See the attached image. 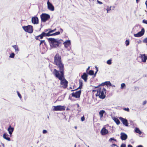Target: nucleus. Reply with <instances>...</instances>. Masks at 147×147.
I'll return each instance as SVG.
<instances>
[{
  "label": "nucleus",
  "mask_w": 147,
  "mask_h": 147,
  "mask_svg": "<svg viewBox=\"0 0 147 147\" xmlns=\"http://www.w3.org/2000/svg\"><path fill=\"white\" fill-rule=\"evenodd\" d=\"M53 73L56 78L60 80L61 87L64 89L66 88L68 86V82L65 78V71H59L56 69H54Z\"/></svg>",
  "instance_id": "f257e3e1"
},
{
  "label": "nucleus",
  "mask_w": 147,
  "mask_h": 147,
  "mask_svg": "<svg viewBox=\"0 0 147 147\" xmlns=\"http://www.w3.org/2000/svg\"><path fill=\"white\" fill-rule=\"evenodd\" d=\"M53 64L58 68L59 71H64V66L62 63L61 57L58 53H57L54 57Z\"/></svg>",
  "instance_id": "f03ea898"
},
{
  "label": "nucleus",
  "mask_w": 147,
  "mask_h": 147,
  "mask_svg": "<svg viewBox=\"0 0 147 147\" xmlns=\"http://www.w3.org/2000/svg\"><path fill=\"white\" fill-rule=\"evenodd\" d=\"M95 88H97L96 90H93L92 92H97L96 94V96L102 99H103L105 98L106 97V89L103 86H101L100 85L96 87H94Z\"/></svg>",
  "instance_id": "7ed1b4c3"
},
{
  "label": "nucleus",
  "mask_w": 147,
  "mask_h": 147,
  "mask_svg": "<svg viewBox=\"0 0 147 147\" xmlns=\"http://www.w3.org/2000/svg\"><path fill=\"white\" fill-rule=\"evenodd\" d=\"M50 45L52 48H55L58 47L63 41L61 39L58 40L53 38H49L48 39Z\"/></svg>",
  "instance_id": "20e7f679"
},
{
  "label": "nucleus",
  "mask_w": 147,
  "mask_h": 147,
  "mask_svg": "<svg viewBox=\"0 0 147 147\" xmlns=\"http://www.w3.org/2000/svg\"><path fill=\"white\" fill-rule=\"evenodd\" d=\"M22 28L25 32L29 33H32L33 32V27L31 25H28L26 26H23Z\"/></svg>",
  "instance_id": "39448f33"
},
{
  "label": "nucleus",
  "mask_w": 147,
  "mask_h": 147,
  "mask_svg": "<svg viewBox=\"0 0 147 147\" xmlns=\"http://www.w3.org/2000/svg\"><path fill=\"white\" fill-rule=\"evenodd\" d=\"M65 107L64 106L61 105H57V106H54L53 111H63L65 110Z\"/></svg>",
  "instance_id": "423d86ee"
},
{
  "label": "nucleus",
  "mask_w": 147,
  "mask_h": 147,
  "mask_svg": "<svg viewBox=\"0 0 147 147\" xmlns=\"http://www.w3.org/2000/svg\"><path fill=\"white\" fill-rule=\"evenodd\" d=\"M81 92V90H80L76 92L75 93L73 92L71 94L72 96L76 98H79L80 97Z\"/></svg>",
  "instance_id": "0eeeda50"
},
{
  "label": "nucleus",
  "mask_w": 147,
  "mask_h": 147,
  "mask_svg": "<svg viewBox=\"0 0 147 147\" xmlns=\"http://www.w3.org/2000/svg\"><path fill=\"white\" fill-rule=\"evenodd\" d=\"M145 30L144 28L142 29L141 30L136 34H134V36L136 37H140L143 36Z\"/></svg>",
  "instance_id": "6e6552de"
},
{
  "label": "nucleus",
  "mask_w": 147,
  "mask_h": 147,
  "mask_svg": "<svg viewBox=\"0 0 147 147\" xmlns=\"http://www.w3.org/2000/svg\"><path fill=\"white\" fill-rule=\"evenodd\" d=\"M44 36H47L46 35L45 32H42L40 34L37 36H35V38L36 40H40V39H42Z\"/></svg>",
  "instance_id": "1a4fd4ad"
},
{
  "label": "nucleus",
  "mask_w": 147,
  "mask_h": 147,
  "mask_svg": "<svg viewBox=\"0 0 147 147\" xmlns=\"http://www.w3.org/2000/svg\"><path fill=\"white\" fill-rule=\"evenodd\" d=\"M139 57L141 59L142 62H146L147 59V56L145 54L141 55Z\"/></svg>",
  "instance_id": "9d476101"
},
{
  "label": "nucleus",
  "mask_w": 147,
  "mask_h": 147,
  "mask_svg": "<svg viewBox=\"0 0 147 147\" xmlns=\"http://www.w3.org/2000/svg\"><path fill=\"white\" fill-rule=\"evenodd\" d=\"M119 119L124 125L126 126H128V123L127 119L121 117L119 118Z\"/></svg>",
  "instance_id": "9b49d317"
},
{
  "label": "nucleus",
  "mask_w": 147,
  "mask_h": 147,
  "mask_svg": "<svg viewBox=\"0 0 147 147\" xmlns=\"http://www.w3.org/2000/svg\"><path fill=\"white\" fill-rule=\"evenodd\" d=\"M47 4L48 5V9L49 10L51 11H53L54 10V7L53 5L49 2V0L47 1Z\"/></svg>",
  "instance_id": "f8f14e48"
},
{
  "label": "nucleus",
  "mask_w": 147,
  "mask_h": 147,
  "mask_svg": "<svg viewBox=\"0 0 147 147\" xmlns=\"http://www.w3.org/2000/svg\"><path fill=\"white\" fill-rule=\"evenodd\" d=\"M100 133L102 135H105L107 134L108 133V130L106 129L105 127H104L101 129Z\"/></svg>",
  "instance_id": "ddd939ff"
},
{
  "label": "nucleus",
  "mask_w": 147,
  "mask_h": 147,
  "mask_svg": "<svg viewBox=\"0 0 147 147\" xmlns=\"http://www.w3.org/2000/svg\"><path fill=\"white\" fill-rule=\"evenodd\" d=\"M121 138L122 140H125L127 138V136L125 133H121Z\"/></svg>",
  "instance_id": "4468645a"
},
{
  "label": "nucleus",
  "mask_w": 147,
  "mask_h": 147,
  "mask_svg": "<svg viewBox=\"0 0 147 147\" xmlns=\"http://www.w3.org/2000/svg\"><path fill=\"white\" fill-rule=\"evenodd\" d=\"M50 15L45 13H42L40 15V18H50Z\"/></svg>",
  "instance_id": "2eb2a0df"
},
{
  "label": "nucleus",
  "mask_w": 147,
  "mask_h": 147,
  "mask_svg": "<svg viewBox=\"0 0 147 147\" xmlns=\"http://www.w3.org/2000/svg\"><path fill=\"white\" fill-rule=\"evenodd\" d=\"M88 75L86 73H84L81 76V78L84 80L85 82H86L88 80Z\"/></svg>",
  "instance_id": "dca6fc26"
},
{
  "label": "nucleus",
  "mask_w": 147,
  "mask_h": 147,
  "mask_svg": "<svg viewBox=\"0 0 147 147\" xmlns=\"http://www.w3.org/2000/svg\"><path fill=\"white\" fill-rule=\"evenodd\" d=\"M79 87L76 89L71 90V91H73L74 90H75L78 89H81L82 88V86H83V82L80 79L79 80Z\"/></svg>",
  "instance_id": "f3484780"
},
{
  "label": "nucleus",
  "mask_w": 147,
  "mask_h": 147,
  "mask_svg": "<svg viewBox=\"0 0 147 147\" xmlns=\"http://www.w3.org/2000/svg\"><path fill=\"white\" fill-rule=\"evenodd\" d=\"M14 128L13 127H11V125L9 126L8 129L7 131L9 132V134L11 135L12 134V132L14 131Z\"/></svg>",
  "instance_id": "a211bd4d"
},
{
  "label": "nucleus",
  "mask_w": 147,
  "mask_h": 147,
  "mask_svg": "<svg viewBox=\"0 0 147 147\" xmlns=\"http://www.w3.org/2000/svg\"><path fill=\"white\" fill-rule=\"evenodd\" d=\"M65 47L67 48L70 44V40H67L63 43Z\"/></svg>",
  "instance_id": "6ab92c4d"
},
{
  "label": "nucleus",
  "mask_w": 147,
  "mask_h": 147,
  "mask_svg": "<svg viewBox=\"0 0 147 147\" xmlns=\"http://www.w3.org/2000/svg\"><path fill=\"white\" fill-rule=\"evenodd\" d=\"M56 30V29L55 28L53 30H51L50 29V31L49 32L47 33H46V36H53L54 35L52 34H51V33L52 32H55Z\"/></svg>",
  "instance_id": "aec40b11"
},
{
  "label": "nucleus",
  "mask_w": 147,
  "mask_h": 147,
  "mask_svg": "<svg viewBox=\"0 0 147 147\" xmlns=\"http://www.w3.org/2000/svg\"><path fill=\"white\" fill-rule=\"evenodd\" d=\"M56 30V29L55 28L53 30H51L50 29V31L49 32L47 33H46V36H53L54 35L52 34H51V33L52 32H55Z\"/></svg>",
  "instance_id": "412c9836"
},
{
  "label": "nucleus",
  "mask_w": 147,
  "mask_h": 147,
  "mask_svg": "<svg viewBox=\"0 0 147 147\" xmlns=\"http://www.w3.org/2000/svg\"><path fill=\"white\" fill-rule=\"evenodd\" d=\"M111 83L109 81H107L104 82L102 83L99 85L101 86H103L104 85L108 86L109 85L111 86Z\"/></svg>",
  "instance_id": "4be33fe9"
},
{
  "label": "nucleus",
  "mask_w": 147,
  "mask_h": 147,
  "mask_svg": "<svg viewBox=\"0 0 147 147\" xmlns=\"http://www.w3.org/2000/svg\"><path fill=\"white\" fill-rule=\"evenodd\" d=\"M8 135L6 133H5L3 134V138L5 139L6 140L8 141H10L11 140V139L9 138L8 137Z\"/></svg>",
  "instance_id": "5701e85b"
},
{
  "label": "nucleus",
  "mask_w": 147,
  "mask_h": 147,
  "mask_svg": "<svg viewBox=\"0 0 147 147\" xmlns=\"http://www.w3.org/2000/svg\"><path fill=\"white\" fill-rule=\"evenodd\" d=\"M105 111L104 110H102L99 112V114L100 118H102L103 115L105 113Z\"/></svg>",
  "instance_id": "b1692460"
},
{
  "label": "nucleus",
  "mask_w": 147,
  "mask_h": 147,
  "mask_svg": "<svg viewBox=\"0 0 147 147\" xmlns=\"http://www.w3.org/2000/svg\"><path fill=\"white\" fill-rule=\"evenodd\" d=\"M32 22L34 24H38V19H32Z\"/></svg>",
  "instance_id": "393cba45"
},
{
  "label": "nucleus",
  "mask_w": 147,
  "mask_h": 147,
  "mask_svg": "<svg viewBox=\"0 0 147 147\" xmlns=\"http://www.w3.org/2000/svg\"><path fill=\"white\" fill-rule=\"evenodd\" d=\"M12 47L15 49V52L17 53L19 51V49L18 46L16 45H14L12 46Z\"/></svg>",
  "instance_id": "a878e982"
},
{
  "label": "nucleus",
  "mask_w": 147,
  "mask_h": 147,
  "mask_svg": "<svg viewBox=\"0 0 147 147\" xmlns=\"http://www.w3.org/2000/svg\"><path fill=\"white\" fill-rule=\"evenodd\" d=\"M136 132L139 134H141L142 133V132L138 128H136L135 129Z\"/></svg>",
  "instance_id": "bb28decb"
},
{
  "label": "nucleus",
  "mask_w": 147,
  "mask_h": 147,
  "mask_svg": "<svg viewBox=\"0 0 147 147\" xmlns=\"http://www.w3.org/2000/svg\"><path fill=\"white\" fill-rule=\"evenodd\" d=\"M114 120L117 125H118L120 123V121L117 118H114Z\"/></svg>",
  "instance_id": "cd10ccee"
},
{
  "label": "nucleus",
  "mask_w": 147,
  "mask_h": 147,
  "mask_svg": "<svg viewBox=\"0 0 147 147\" xmlns=\"http://www.w3.org/2000/svg\"><path fill=\"white\" fill-rule=\"evenodd\" d=\"M88 74L90 75H93L94 74V71L92 70H90L88 73Z\"/></svg>",
  "instance_id": "c85d7f7f"
},
{
  "label": "nucleus",
  "mask_w": 147,
  "mask_h": 147,
  "mask_svg": "<svg viewBox=\"0 0 147 147\" xmlns=\"http://www.w3.org/2000/svg\"><path fill=\"white\" fill-rule=\"evenodd\" d=\"M15 56V54L14 53H11L9 57L11 58H14Z\"/></svg>",
  "instance_id": "c756f323"
},
{
  "label": "nucleus",
  "mask_w": 147,
  "mask_h": 147,
  "mask_svg": "<svg viewBox=\"0 0 147 147\" xmlns=\"http://www.w3.org/2000/svg\"><path fill=\"white\" fill-rule=\"evenodd\" d=\"M143 43H145L147 46V37L145 38L143 40Z\"/></svg>",
  "instance_id": "7c9ffc66"
},
{
  "label": "nucleus",
  "mask_w": 147,
  "mask_h": 147,
  "mask_svg": "<svg viewBox=\"0 0 147 147\" xmlns=\"http://www.w3.org/2000/svg\"><path fill=\"white\" fill-rule=\"evenodd\" d=\"M39 41H40V45H41V44H42V43H44L45 45H46V43L45 42V40H40Z\"/></svg>",
  "instance_id": "2f4dec72"
},
{
  "label": "nucleus",
  "mask_w": 147,
  "mask_h": 147,
  "mask_svg": "<svg viewBox=\"0 0 147 147\" xmlns=\"http://www.w3.org/2000/svg\"><path fill=\"white\" fill-rule=\"evenodd\" d=\"M112 140H113L115 141L116 142H117V140L115 139L114 138H110L109 140V142H111Z\"/></svg>",
  "instance_id": "473e14b6"
},
{
  "label": "nucleus",
  "mask_w": 147,
  "mask_h": 147,
  "mask_svg": "<svg viewBox=\"0 0 147 147\" xmlns=\"http://www.w3.org/2000/svg\"><path fill=\"white\" fill-rule=\"evenodd\" d=\"M125 84L123 83L121 84V89H123L124 87H125Z\"/></svg>",
  "instance_id": "72a5a7b5"
},
{
  "label": "nucleus",
  "mask_w": 147,
  "mask_h": 147,
  "mask_svg": "<svg viewBox=\"0 0 147 147\" xmlns=\"http://www.w3.org/2000/svg\"><path fill=\"white\" fill-rule=\"evenodd\" d=\"M107 63L109 65H111V60L109 59L107 61Z\"/></svg>",
  "instance_id": "f704fd0d"
},
{
  "label": "nucleus",
  "mask_w": 147,
  "mask_h": 147,
  "mask_svg": "<svg viewBox=\"0 0 147 147\" xmlns=\"http://www.w3.org/2000/svg\"><path fill=\"white\" fill-rule=\"evenodd\" d=\"M125 44L127 46L129 45V40H126L125 41Z\"/></svg>",
  "instance_id": "c9c22d12"
},
{
  "label": "nucleus",
  "mask_w": 147,
  "mask_h": 147,
  "mask_svg": "<svg viewBox=\"0 0 147 147\" xmlns=\"http://www.w3.org/2000/svg\"><path fill=\"white\" fill-rule=\"evenodd\" d=\"M60 34V32L59 31H58L57 32H56L55 33L53 34L54 35H59Z\"/></svg>",
  "instance_id": "e433bc0d"
},
{
  "label": "nucleus",
  "mask_w": 147,
  "mask_h": 147,
  "mask_svg": "<svg viewBox=\"0 0 147 147\" xmlns=\"http://www.w3.org/2000/svg\"><path fill=\"white\" fill-rule=\"evenodd\" d=\"M17 93L18 94V96H19V97L20 98H22V96H21V94L18 91H17Z\"/></svg>",
  "instance_id": "4c0bfd02"
},
{
  "label": "nucleus",
  "mask_w": 147,
  "mask_h": 147,
  "mask_svg": "<svg viewBox=\"0 0 147 147\" xmlns=\"http://www.w3.org/2000/svg\"><path fill=\"white\" fill-rule=\"evenodd\" d=\"M123 110L127 112H129V109L128 108H124L123 109Z\"/></svg>",
  "instance_id": "58836bf2"
},
{
  "label": "nucleus",
  "mask_w": 147,
  "mask_h": 147,
  "mask_svg": "<svg viewBox=\"0 0 147 147\" xmlns=\"http://www.w3.org/2000/svg\"><path fill=\"white\" fill-rule=\"evenodd\" d=\"M126 145L124 144H122L121 146L120 147H126Z\"/></svg>",
  "instance_id": "ea45409f"
},
{
  "label": "nucleus",
  "mask_w": 147,
  "mask_h": 147,
  "mask_svg": "<svg viewBox=\"0 0 147 147\" xmlns=\"http://www.w3.org/2000/svg\"><path fill=\"white\" fill-rule=\"evenodd\" d=\"M85 120V118L84 116H83V117H82L81 118V120L82 121H83Z\"/></svg>",
  "instance_id": "a19ab883"
},
{
  "label": "nucleus",
  "mask_w": 147,
  "mask_h": 147,
  "mask_svg": "<svg viewBox=\"0 0 147 147\" xmlns=\"http://www.w3.org/2000/svg\"><path fill=\"white\" fill-rule=\"evenodd\" d=\"M111 8L110 7H107V12L108 13L109 11H110L111 10Z\"/></svg>",
  "instance_id": "79ce46f5"
},
{
  "label": "nucleus",
  "mask_w": 147,
  "mask_h": 147,
  "mask_svg": "<svg viewBox=\"0 0 147 147\" xmlns=\"http://www.w3.org/2000/svg\"><path fill=\"white\" fill-rule=\"evenodd\" d=\"M49 19H41L42 21L44 22H45L47 20H48Z\"/></svg>",
  "instance_id": "37998d69"
},
{
  "label": "nucleus",
  "mask_w": 147,
  "mask_h": 147,
  "mask_svg": "<svg viewBox=\"0 0 147 147\" xmlns=\"http://www.w3.org/2000/svg\"><path fill=\"white\" fill-rule=\"evenodd\" d=\"M0 147H5L4 144L3 143H1L0 145Z\"/></svg>",
  "instance_id": "c03bdc74"
},
{
  "label": "nucleus",
  "mask_w": 147,
  "mask_h": 147,
  "mask_svg": "<svg viewBox=\"0 0 147 147\" xmlns=\"http://www.w3.org/2000/svg\"><path fill=\"white\" fill-rule=\"evenodd\" d=\"M147 101L146 100H145L143 102V105H144L146 104Z\"/></svg>",
  "instance_id": "a18cd8bd"
},
{
  "label": "nucleus",
  "mask_w": 147,
  "mask_h": 147,
  "mask_svg": "<svg viewBox=\"0 0 147 147\" xmlns=\"http://www.w3.org/2000/svg\"><path fill=\"white\" fill-rule=\"evenodd\" d=\"M47 132V131L46 130H43V134H45Z\"/></svg>",
  "instance_id": "49530a36"
},
{
  "label": "nucleus",
  "mask_w": 147,
  "mask_h": 147,
  "mask_svg": "<svg viewBox=\"0 0 147 147\" xmlns=\"http://www.w3.org/2000/svg\"><path fill=\"white\" fill-rule=\"evenodd\" d=\"M113 146H116L117 147H118V146H117L116 144H113L111 145V146L112 147H113Z\"/></svg>",
  "instance_id": "de8ad7c7"
},
{
  "label": "nucleus",
  "mask_w": 147,
  "mask_h": 147,
  "mask_svg": "<svg viewBox=\"0 0 147 147\" xmlns=\"http://www.w3.org/2000/svg\"><path fill=\"white\" fill-rule=\"evenodd\" d=\"M97 3H98L99 4H102V2L99 1L98 0H97Z\"/></svg>",
  "instance_id": "09e8293b"
},
{
  "label": "nucleus",
  "mask_w": 147,
  "mask_h": 147,
  "mask_svg": "<svg viewBox=\"0 0 147 147\" xmlns=\"http://www.w3.org/2000/svg\"><path fill=\"white\" fill-rule=\"evenodd\" d=\"M96 71L95 72V73L94 74L95 76L96 74L97 73V71H98V68H97V67H96Z\"/></svg>",
  "instance_id": "8fccbe9b"
},
{
  "label": "nucleus",
  "mask_w": 147,
  "mask_h": 147,
  "mask_svg": "<svg viewBox=\"0 0 147 147\" xmlns=\"http://www.w3.org/2000/svg\"><path fill=\"white\" fill-rule=\"evenodd\" d=\"M50 29H45V30H44L45 32H47L49 30L50 31Z\"/></svg>",
  "instance_id": "3c124183"
},
{
  "label": "nucleus",
  "mask_w": 147,
  "mask_h": 147,
  "mask_svg": "<svg viewBox=\"0 0 147 147\" xmlns=\"http://www.w3.org/2000/svg\"><path fill=\"white\" fill-rule=\"evenodd\" d=\"M31 18H38L37 16H35L32 17Z\"/></svg>",
  "instance_id": "603ef678"
},
{
  "label": "nucleus",
  "mask_w": 147,
  "mask_h": 147,
  "mask_svg": "<svg viewBox=\"0 0 147 147\" xmlns=\"http://www.w3.org/2000/svg\"><path fill=\"white\" fill-rule=\"evenodd\" d=\"M127 147H133V146L131 144H129L128 145Z\"/></svg>",
  "instance_id": "864d4df0"
},
{
  "label": "nucleus",
  "mask_w": 147,
  "mask_h": 147,
  "mask_svg": "<svg viewBox=\"0 0 147 147\" xmlns=\"http://www.w3.org/2000/svg\"><path fill=\"white\" fill-rule=\"evenodd\" d=\"M137 147H143V146L142 145H140L138 146Z\"/></svg>",
  "instance_id": "5fc2aeb1"
},
{
  "label": "nucleus",
  "mask_w": 147,
  "mask_h": 147,
  "mask_svg": "<svg viewBox=\"0 0 147 147\" xmlns=\"http://www.w3.org/2000/svg\"><path fill=\"white\" fill-rule=\"evenodd\" d=\"M89 68H90V67H89L87 68V69H86V71H88V70H89Z\"/></svg>",
  "instance_id": "6e6d98bb"
},
{
  "label": "nucleus",
  "mask_w": 147,
  "mask_h": 147,
  "mask_svg": "<svg viewBox=\"0 0 147 147\" xmlns=\"http://www.w3.org/2000/svg\"><path fill=\"white\" fill-rule=\"evenodd\" d=\"M136 1L137 3H138V2L140 0H136Z\"/></svg>",
  "instance_id": "4d7b16f0"
},
{
  "label": "nucleus",
  "mask_w": 147,
  "mask_h": 147,
  "mask_svg": "<svg viewBox=\"0 0 147 147\" xmlns=\"http://www.w3.org/2000/svg\"><path fill=\"white\" fill-rule=\"evenodd\" d=\"M60 30L62 31H61V32H63V30L62 29H61V28Z\"/></svg>",
  "instance_id": "13d9d810"
},
{
  "label": "nucleus",
  "mask_w": 147,
  "mask_h": 147,
  "mask_svg": "<svg viewBox=\"0 0 147 147\" xmlns=\"http://www.w3.org/2000/svg\"><path fill=\"white\" fill-rule=\"evenodd\" d=\"M72 89V88L71 87H69V89Z\"/></svg>",
  "instance_id": "bf43d9fd"
},
{
  "label": "nucleus",
  "mask_w": 147,
  "mask_h": 147,
  "mask_svg": "<svg viewBox=\"0 0 147 147\" xmlns=\"http://www.w3.org/2000/svg\"><path fill=\"white\" fill-rule=\"evenodd\" d=\"M75 128L76 129H77V127L76 126L75 127Z\"/></svg>",
  "instance_id": "052dcab7"
},
{
  "label": "nucleus",
  "mask_w": 147,
  "mask_h": 147,
  "mask_svg": "<svg viewBox=\"0 0 147 147\" xmlns=\"http://www.w3.org/2000/svg\"><path fill=\"white\" fill-rule=\"evenodd\" d=\"M75 147H76V146H75Z\"/></svg>",
  "instance_id": "680f3d73"
},
{
  "label": "nucleus",
  "mask_w": 147,
  "mask_h": 147,
  "mask_svg": "<svg viewBox=\"0 0 147 147\" xmlns=\"http://www.w3.org/2000/svg\"><path fill=\"white\" fill-rule=\"evenodd\" d=\"M88 147H89V146H88Z\"/></svg>",
  "instance_id": "e2e57ef3"
}]
</instances>
